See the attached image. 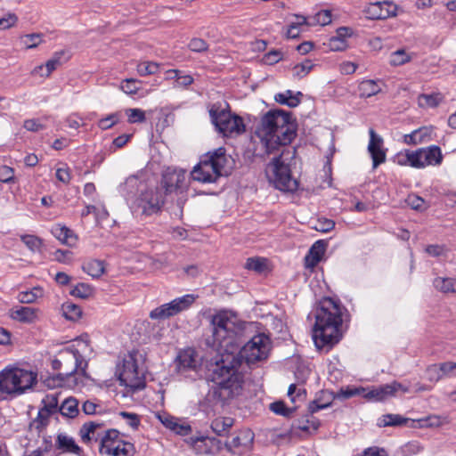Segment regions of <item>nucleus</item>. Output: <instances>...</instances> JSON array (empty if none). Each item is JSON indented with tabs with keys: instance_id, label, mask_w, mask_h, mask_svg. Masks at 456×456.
I'll list each match as a JSON object with an SVG mask.
<instances>
[{
	"instance_id": "1",
	"label": "nucleus",
	"mask_w": 456,
	"mask_h": 456,
	"mask_svg": "<svg viewBox=\"0 0 456 456\" xmlns=\"http://www.w3.org/2000/svg\"><path fill=\"white\" fill-rule=\"evenodd\" d=\"M270 339L265 334L255 335L237 353L226 350L221 352L212 365L211 379L214 385L209 388L202 406L213 408L224 406L238 397L243 390V375L239 368L245 362L253 364L265 360L270 352Z\"/></svg>"
},
{
	"instance_id": "2",
	"label": "nucleus",
	"mask_w": 456,
	"mask_h": 456,
	"mask_svg": "<svg viewBox=\"0 0 456 456\" xmlns=\"http://www.w3.org/2000/svg\"><path fill=\"white\" fill-rule=\"evenodd\" d=\"M297 124L292 112L275 109L265 113L256 127L266 154H272L281 146L289 145L296 138Z\"/></svg>"
},
{
	"instance_id": "3",
	"label": "nucleus",
	"mask_w": 456,
	"mask_h": 456,
	"mask_svg": "<svg viewBox=\"0 0 456 456\" xmlns=\"http://www.w3.org/2000/svg\"><path fill=\"white\" fill-rule=\"evenodd\" d=\"M342 308L330 297H324L315 311L313 339L318 349L330 351L342 338Z\"/></svg>"
},
{
	"instance_id": "4",
	"label": "nucleus",
	"mask_w": 456,
	"mask_h": 456,
	"mask_svg": "<svg viewBox=\"0 0 456 456\" xmlns=\"http://www.w3.org/2000/svg\"><path fill=\"white\" fill-rule=\"evenodd\" d=\"M88 362L83 354L74 346L61 349L57 356L52 361V368L54 370H61L55 376L46 380L48 387H65L77 385L75 377L79 374L84 378H88L86 369Z\"/></svg>"
},
{
	"instance_id": "5",
	"label": "nucleus",
	"mask_w": 456,
	"mask_h": 456,
	"mask_svg": "<svg viewBox=\"0 0 456 456\" xmlns=\"http://www.w3.org/2000/svg\"><path fill=\"white\" fill-rule=\"evenodd\" d=\"M191 440L194 449L199 453L215 454L225 447L232 454L241 456L251 451L254 434L250 430H241L232 440L226 439L224 442L209 436H200Z\"/></svg>"
},
{
	"instance_id": "6",
	"label": "nucleus",
	"mask_w": 456,
	"mask_h": 456,
	"mask_svg": "<svg viewBox=\"0 0 456 456\" xmlns=\"http://www.w3.org/2000/svg\"><path fill=\"white\" fill-rule=\"evenodd\" d=\"M227 162L226 151L220 147L204 155L191 172L192 180L202 183H216L222 175Z\"/></svg>"
},
{
	"instance_id": "7",
	"label": "nucleus",
	"mask_w": 456,
	"mask_h": 456,
	"mask_svg": "<svg viewBox=\"0 0 456 456\" xmlns=\"http://www.w3.org/2000/svg\"><path fill=\"white\" fill-rule=\"evenodd\" d=\"M37 373L20 368L4 369L0 372V394L21 395L37 383Z\"/></svg>"
},
{
	"instance_id": "8",
	"label": "nucleus",
	"mask_w": 456,
	"mask_h": 456,
	"mask_svg": "<svg viewBox=\"0 0 456 456\" xmlns=\"http://www.w3.org/2000/svg\"><path fill=\"white\" fill-rule=\"evenodd\" d=\"M213 346L219 350L233 349L236 332L235 323L226 311H221L211 319Z\"/></svg>"
},
{
	"instance_id": "9",
	"label": "nucleus",
	"mask_w": 456,
	"mask_h": 456,
	"mask_svg": "<svg viewBox=\"0 0 456 456\" xmlns=\"http://www.w3.org/2000/svg\"><path fill=\"white\" fill-rule=\"evenodd\" d=\"M208 112L212 124L218 133L224 136H229L233 133L240 134L245 131L242 118L232 114L228 104H226V108H222L221 103H214L210 106Z\"/></svg>"
},
{
	"instance_id": "10",
	"label": "nucleus",
	"mask_w": 456,
	"mask_h": 456,
	"mask_svg": "<svg viewBox=\"0 0 456 456\" xmlns=\"http://www.w3.org/2000/svg\"><path fill=\"white\" fill-rule=\"evenodd\" d=\"M283 152L273 157L268 164L266 174L273 182L275 188L282 191L294 192L298 189V181L292 177L289 165L285 163Z\"/></svg>"
},
{
	"instance_id": "11",
	"label": "nucleus",
	"mask_w": 456,
	"mask_h": 456,
	"mask_svg": "<svg viewBox=\"0 0 456 456\" xmlns=\"http://www.w3.org/2000/svg\"><path fill=\"white\" fill-rule=\"evenodd\" d=\"M164 203L165 197L159 187L150 188L141 190L139 196L132 200L130 208L134 214L148 216L158 213Z\"/></svg>"
},
{
	"instance_id": "12",
	"label": "nucleus",
	"mask_w": 456,
	"mask_h": 456,
	"mask_svg": "<svg viewBox=\"0 0 456 456\" xmlns=\"http://www.w3.org/2000/svg\"><path fill=\"white\" fill-rule=\"evenodd\" d=\"M115 374L120 386L129 387L132 391L143 389L146 386L144 376L139 372L137 361L132 354L124 358L122 364L117 366Z\"/></svg>"
},
{
	"instance_id": "13",
	"label": "nucleus",
	"mask_w": 456,
	"mask_h": 456,
	"mask_svg": "<svg viewBox=\"0 0 456 456\" xmlns=\"http://www.w3.org/2000/svg\"><path fill=\"white\" fill-rule=\"evenodd\" d=\"M409 166L414 168H424L427 166H437L443 161L440 147L432 145L415 151L408 150Z\"/></svg>"
},
{
	"instance_id": "14",
	"label": "nucleus",
	"mask_w": 456,
	"mask_h": 456,
	"mask_svg": "<svg viewBox=\"0 0 456 456\" xmlns=\"http://www.w3.org/2000/svg\"><path fill=\"white\" fill-rule=\"evenodd\" d=\"M187 187L186 171L183 169L167 167L162 174L159 189L162 191L164 197H166L174 192H183Z\"/></svg>"
},
{
	"instance_id": "15",
	"label": "nucleus",
	"mask_w": 456,
	"mask_h": 456,
	"mask_svg": "<svg viewBox=\"0 0 456 456\" xmlns=\"http://www.w3.org/2000/svg\"><path fill=\"white\" fill-rule=\"evenodd\" d=\"M175 364L177 372L181 374L191 370L198 371L201 366L197 352L191 347L181 350L175 360Z\"/></svg>"
},
{
	"instance_id": "16",
	"label": "nucleus",
	"mask_w": 456,
	"mask_h": 456,
	"mask_svg": "<svg viewBox=\"0 0 456 456\" xmlns=\"http://www.w3.org/2000/svg\"><path fill=\"white\" fill-rule=\"evenodd\" d=\"M403 389V392H407V388H403V385L399 382H393L391 384H385L379 387H372L371 389H366L363 393V398L372 402H383L390 397L395 395V393Z\"/></svg>"
},
{
	"instance_id": "17",
	"label": "nucleus",
	"mask_w": 456,
	"mask_h": 456,
	"mask_svg": "<svg viewBox=\"0 0 456 456\" xmlns=\"http://www.w3.org/2000/svg\"><path fill=\"white\" fill-rule=\"evenodd\" d=\"M397 6L389 1L370 3L363 9L365 17L369 20H385L396 15Z\"/></svg>"
},
{
	"instance_id": "18",
	"label": "nucleus",
	"mask_w": 456,
	"mask_h": 456,
	"mask_svg": "<svg viewBox=\"0 0 456 456\" xmlns=\"http://www.w3.org/2000/svg\"><path fill=\"white\" fill-rule=\"evenodd\" d=\"M370 142L368 151L372 159V167L377 168L380 164L386 161V150L383 149V139L376 134L374 129L369 131Z\"/></svg>"
},
{
	"instance_id": "19",
	"label": "nucleus",
	"mask_w": 456,
	"mask_h": 456,
	"mask_svg": "<svg viewBox=\"0 0 456 456\" xmlns=\"http://www.w3.org/2000/svg\"><path fill=\"white\" fill-rule=\"evenodd\" d=\"M55 449L59 453H69L77 456L83 455V449L78 446L74 438L67 436L66 434H58L55 440Z\"/></svg>"
},
{
	"instance_id": "20",
	"label": "nucleus",
	"mask_w": 456,
	"mask_h": 456,
	"mask_svg": "<svg viewBox=\"0 0 456 456\" xmlns=\"http://www.w3.org/2000/svg\"><path fill=\"white\" fill-rule=\"evenodd\" d=\"M327 242L323 240L315 241L310 248L305 256V265L307 267H315L322 260L326 251Z\"/></svg>"
},
{
	"instance_id": "21",
	"label": "nucleus",
	"mask_w": 456,
	"mask_h": 456,
	"mask_svg": "<svg viewBox=\"0 0 456 456\" xmlns=\"http://www.w3.org/2000/svg\"><path fill=\"white\" fill-rule=\"evenodd\" d=\"M432 128L428 126L419 127L411 134L403 135V142L408 145H418L428 142L431 140Z\"/></svg>"
},
{
	"instance_id": "22",
	"label": "nucleus",
	"mask_w": 456,
	"mask_h": 456,
	"mask_svg": "<svg viewBox=\"0 0 456 456\" xmlns=\"http://www.w3.org/2000/svg\"><path fill=\"white\" fill-rule=\"evenodd\" d=\"M11 317L23 323H33L37 319V309L29 306H20L11 312Z\"/></svg>"
},
{
	"instance_id": "23",
	"label": "nucleus",
	"mask_w": 456,
	"mask_h": 456,
	"mask_svg": "<svg viewBox=\"0 0 456 456\" xmlns=\"http://www.w3.org/2000/svg\"><path fill=\"white\" fill-rule=\"evenodd\" d=\"M195 302V296L192 294H187L180 297H176L167 305H169L173 316L189 309Z\"/></svg>"
},
{
	"instance_id": "24",
	"label": "nucleus",
	"mask_w": 456,
	"mask_h": 456,
	"mask_svg": "<svg viewBox=\"0 0 456 456\" xmlns=\"http://www.w3.org/2000/svg\"><path fill=\"white\" fill-rule=\"evenodd\" d=\"M234 425V419L231 417H218L211 422V429L218 436H228Z\"/></svg>"
},
{
	"instance_id": "25",
	"label": "nucleus",
	"mask_w": 456,
	"mask_h": 456,
	"mask_svg": "<svg viewBox=\"0 0 456 456\" xmlns=\"http://www.w3.org/2000/svg\"><path fill=\"white\" fill-rule=\"evenodd\" d=\"M52 233L54 237L59 240L62 244H66L69 247L75 245L77 241V236L69 228L64 225H56L52 229Z\"/></svg>"
},
{
	"instance_id": "26",
	"label": "nucleus",
	"mask_w": 456,
	"mask_h": 456,
	"mask_svg": "<svg viewBox=\"0 0 456 456\" xmlns=\"http://www.w3.org/2000/svg\"><path fill=\"white\" fill-rule=\"evenodd\" d=\"M418 426L413 428H440L443 425L449 424L451 419L447 415H428L426 418L416 420Z\"/></svg>"
},
{
	"instance_id": "27",
	"label": "nucleus",
	"mask_w": 456,
	"mask_h": 456,
	"mask_svg": "<svg viewBox=\"0 0 456 456\" xmlns=\"http://www.w3.org/2000/svg\"><path fill=\"white\" fill-rule=\"evenodd\" d=\"M119 432L117 429H109L101 440L99 452L101 454H110V449L118 444Z\"/></svg>"
},
{
	"instance_id": "28",
	"label": "nucleus",
	"mask_w": 456,
	"mask_h": 456,
	"mask_svg": "<svg viewBox=\"0 0 456 456\" xmlns=\"http://www.w3.org/2000/svg\"><path fill=\"white\" fill-rule=\"evenodd\" d=\"M143 184L140 182L137 176L131 175L126 178L125 183L120 184L119 191L127 200H130L135 192L139 190V188Z\"/></svg>"
},
{
	"instance_id": "29",
	"label": "nucleus",
	"mask_w": 456,
	"mask_h": 456,
	"mask_svg": "<svg viewBox=\"0 0 456 456\" xmlns=\"http://www.w3.org/2000/svg\"><path fill=\"white\" fill-rule=\"evenodd\" d=\"M409 421H411L412 423L415 422V420H411L408 418L403 417L399 414H384L382 415L379 420H378V426L379 427H401L407 425Z\"/></svg>"
},
{
	"instance_id": "30",
	"label": "nucleus",
	"mask_w": 456,
	"mask_h": 456,
	"mask_svg": "<svg viewBox=\"0 0 456 456\" xmlns=\"http://www.w3.org/2000/svg\"><path fill=\"white\" fill-rule=\"evenodd\" d=\"M59 412L66 418L73 419L79 413L78 401L75 397L66 398L59 406Z\"/></svg>"
},
{
	"instance_id": "31",
	"label": "nucleus",
	"mask_w": 456,
	"mask_h": 456,
	"mask_svg": "<svg viewBox=\"0 0 456 456\" xmlns=\"http://www.w3.org/2000/svg\"><path fill=\"white\" fill-rule=\"evenodd\" d=\"M359 95L362 98H369L378 94L381 87L377 81L372 79L363 80L358 86Z\"/></svg>"
},
{
	"instance_id": "32",
	"label": "nucleus",
	"mask_w": 456,
	"mask_h": 456,
	"mask_svg": "<svg viewBox=\"0 0 456 456\" xmlns=\"http://www.w3.org/2000/svg\"><path fill=\"white\" fill-rule=\"evenodd\" d=\"M82 269L85 273L92 276L93 278L101 277L105 269L103 261L97 259H91L83 264Z\"/></svg>"
},
{
	"instance_id": "33",
	"label": "nucleus",
	"mask_w": 456,
	"mask_h": 456,
	"mask_svg": "<svg viewBox=\"0 0 456 456\" xmlns=\"http://www.w3.org/2000/svg\"><path fill=\"white\" fill-rule=\"evenodd\" d=\"M434 287L443 293H456V279L437 277L433 281Z\"/></svg>"
},
{
	"instance_id": "34",
	"label": "nucleus",
	"mask_w": 456,
	"mask_h": 456,
	"mask_svg": "<svg viewBox=\"0 0 456 456\" xmlns=\"http://www.w3.org/2000/svg\"><path fill=\"white\" fill-rule=\"evenodd\" d=\"M134 445L123 440L118 441V444L110 449L109 455L112 456H134Z\"/></svg>"
},
{
	"instance_id": "35",
	"label": "nucleus",
	"mask_w": 456,
	"mask_h": 456,
	"mask_svg": "<svg viewBox=\"0 0 456 456\" xmlns=\"http://www.w3.org/2000/svg\"><path fill=\"white\" fill-rule=\"evenodd\" d=\"M303 94L301 92H297L295 96H287L283 94H277L274 96V99L280 104L287 105L289 108H295L301 102V97Z\"/></svg>"
},
{
	"instance_id": "36",
	"label": "nucleus",
	"mask_w": 456,
	"mask_h": 456,
	"mask_svg": "<svg viewBox=\"0 0 456 456\" xmlns=\"http://www.w3.org/2000/svg\"><path fill=\"white\" fill-rule=\"evenodd\" d=\"M63 315L70 321H77L82 315L81 307L73 303H66L62 305Z\"/></svg>"
},
{
	"instance_id": "37",
	"label": "nucleus",
	"mask_w": 456,
	"mask_h": 456,
	"mask_svg": "<svg viewBox=\"0 0 456 456\" xmlns=\"http://www.w3.org/2000/svg\"><path fill=\"white\" fill-rule=\"evenodd\" d=\"M322 395L323 397L328 395V400L324 401L323 403H320V398H316L315 400L310 402L308 405V413L314 414L320 410L327 409L331 405L330 398L332 394L327 391H322Z\"/></svg>"
},
{
	"instance_id": "38",
	"label": "nucleus",
	"mask_w": 456,
	"mask_h": 456,
	"mask_svg": "<svg viewBox=\"0 0 456 456\" xmlns=\"http://www.w3.org/2000/svg\"><path fill=\"white\" fill-rule=\"evenodd\" d=\"M58 394H49L47 395L42 401V403L44 404L43 408L45 411L50 413L51 415L59 411V400H58Z\"/></svg>"
},
{
	"instance_id": "39",
	"label": "nucleus",
	"mask_w": 456,
	"mask_h": 456,
	"mask_svg": "<svg viewBox=\"0 0 456 456\" xmlns=\"http://www.w3.org/2000/svg\"><path fill=\"white\" fill-rule=\"evenodd\" d=\"M20 240L33 252L39 251L43 244L39 237L32 234L21 235Z\"/></svg>"
},
{
	"instance_id": "40",
	"label": "nucleus",
	"mask_w": 456,
	"mask_h": 456,
	"mask_svg": "<svg viewBox=\"0 0 456 456\" xmlns=\"http://www.w3.org/2000/svg\"><path fill=\"white\" fill-rule=\"evenodd\" d=\"M411 57L403 49H399L390 55L389 62L392 66H401L411 61Z\"/></svg>"
},
{
	"instance_id": "41",
	"label": "nucleus",
	"mask_w": 456,
	"mask_h": 456,
	"mask_svg": "<svg viewBox=\"0 0 456 456\" xmlns=\"http://www.w3.org/2000/svg\"><path fill=\"white\" fill-rule=\"evenodd\" d=\"M170 317H173V314L171 313L169 305H167V304H163L154 308L150 313V318L152 320H166Z\"/></svg>"
},
{
	"instance_id": "42",
	"label": "nucleus",
	"mask_w": 456,
	"mask_h": 456,
	"mask_svg": "<svg viewBox=\"0 0 456 456\" xmlns=\"http://www.w3.org/2000/svg\"><path fill=\"white\" fill-rule=\"evenodd\" d=\"M101 426L102 424L94 421H89L83 424L79 430V435L81 436V440L83 441V443L90 442V434L94 433Z\"/></svg>"
},
{
	"instance_id": "43",
	"label": "nucleus",
	"mask_w": 456,
	"mask_h": 456,
	"mask_svg": "<svg viewBox=\"0 0 456 456\" xmlns=\"http://www.w3.org/2000/svg\"><path fill=\"white\" fill-rule=\"evenodd\" d=\"M314 68V64L310 60H305L304 62L300 64H297L293 67V77L295 78H303L305 77Z\"/></svg>"
},
{
	"instance_id": "44",
	"label": "nucleus",
	"mask_w": 456,
	"mask_h": 456,
	"mask_svg": "<svg viewBox=\"0 0 456 456\" xmlns=\"http://www.w3.org/2000/svg\"><path fill=\"white\" fill-rule=\"evenodd\" d=\"M270 410L277 415L289 418L294 413L296 408H289L284 402L277 401L270 404Z\"/></svg>"
},
{
	"instance_id": "45",
	"label": "nucleus",
	"mask_w": 456,
	"mask_h": 456,
	"mask_svg": "<svg viewBox=\"0 0 456 456\" xmlns=\"http://www.w3.org/2000/svg\"><path fill=\"white\" fill-rule=\"evenodd\" d=\"M159 65L153 61H142L137 65V72L140 76H149L159 71Z\"/></svg>"
},
{
	"instance_id": "46",
	"label": "nucleus",
	"mask_w": 456,
	"mask_h": 456,
	"mask_svg": "<svg viewBox=\"0 0 456 456\" xmlns=\"http://www.w3.org/2000/svg\"><path fill=\"white\" fill-rule=\"evenodd\" d=\"M364 392H365L364 387H347L345 389L341 388L339 390V392L332 397L338 398V399H349L355 395H362L363 397Z\"/></svg>"
},
{
	"instance_id": "47",
	"label": "nucleus",
	"mask_w": 456,
	"mask_h": 456,
	"mask_svg": "<svg viewBox=\"0 0 456 456\" xmlns=\"http://www.w3.org/2000/svg\"><path fill=\"white\" fill-rule=\"evenodd\" d=\"M93 293V289L90 285L86 283H78L77 286H75L71 291L70 295L79 298H87L89 297Z\"/></svg>"
},
{
	"instance_id": "48",
	"label": "nucleus",
	"mask_w": 456,
	"mask_h": 456,
	"mask_svg": "<svg viewBox=\"0 0 456 456\" xmlns=\"http://www.w3.org/2000/svg\"><path fill=\"white\" fill-rule=\"evenodd\" d=\"M320 427V421L313 414H306L302 420H299L298 428L303 431H308L310 428L317 430Z\"/></svg>"
},
{
	"instance_id": "49",
	"label": "nucleus",
	"mask_w": 456,
	"mask_h": 456,
	"mask_svg": "<svg viewBox=\"0 0 456 456\" xmlns=\"http://www.w3.org/2000/svg\"><path fill=\"white\" fill-rule=\"evenodd\" d=\"M245 267L248 270H252L258 273H261L265 271V269L266 267L265 259L259 258V257L248 258Z\"/></svg>"
},
{
	"instance_id": "50",
	"label": "nucleus",
	"mask_w": 456,
	"mask_h": 456,
	"mask_svg": "<svg viewBox=\"0 0 456 456\" xmlns=\"http://www.w3.org/2000/svg\"><path fill=\"white\" fill-rule=\"evenodd\" d=\"M63 53H64L62 51L55 53L54 55L53 56V58L48 60L45 63V69H46L45 74H40V75L45 76V77L50 76V74L61 64V56L63 55Z\"/></svg>"
},
{
	"instance_id": "51",
	"label": "nucleus",
	"mask_w": 456,
	"mask_h": 456,
	"mask_svg": "<svg viewBox=\"0 0 456 456\" xmlns=\"http://www.w3.org/2000/svg\"><path fill=\"white\" fill-rule=\"evenodd\" d=\"M141 82L135 78H126L121 82V90L127 94H136L140 87Z\"/></svg>"
},
{
	"instance_id": "52",
	"label": "nucleus",
	"mask_w": 456,
	"mask_h": 456,
	"mask_svg": "<svg viewBox=\"0 0 456 456\" xmlns=\"http://www.w3.org/2000/svg\"><path fill=\"white\" fill-rule=\"evenodd\" d=\"M51 416L50 413L45 411L44 409H40L38 411L37 418L32 421L30 426H35V428L40 431L44 428H45L48 424V419Z\"/></svg>"
},
{
	"instance_id": "53",
	"label": "nucleus",
	"mask_w": 456,
	"mask_h": 456,
	"mask_svg": "<svg viewBox=\"0 0 456 456\" xmlns=\"http://www.w3.org/2000/svg\"><path fill=\"white\" fill-rule=\"evenodd\" d=\"M428 379L431 382H438L444 379L443 372L440 370V363L431 364L426 370Z\"/></svg>"
},
{
	"instance_id": "54",
	"label": "nucleus",
	"mask_w": 456,
	"mask_h": 456,
	"mask_svg": "<svg viewBox=\"0 0 456 456\" xmlns=\"http://www.w3.org/2000/svg\"><path fill=\"white\" fill-rule=\"evenodd\" d=\"M282 58L283 53L281 50H271L263 56L262 61L266 65H274Z\"/></svg>"
},
{
	"instance_id": "55",
	"label": "nucleus",
	"mask_w": 456,
	"mask_h": 456,
	"mask_svg": "<svg viewBox=\"0 0 456 456\" xmlns=\"http://www.w3.org/2000/svg\"><path fill=\"white\" fill-rule=\"evenodd\" d=\"M126 114L131 124L142 123L146 120L145 112L140 109H128Z\"/></svg>"
},
{
	"instance_id": "56",
	"label": "nucleus",
	"mask_w": 456,
	"mask_h": 456,
	"mask_svg": "<svg viewBox=\"0 0 456 456\" xmlns=\"http://www.w3.org/2000/svg\"><path fill=\"white\" fill-rule=\"evenodd\" d=\"M297 22H293L289 25V29L287 31V37L289 38H296L299 36L298 27L301 25L306 24V19L304 16H296Z\"/></svg>"
},
{
	"instance_id": "57",
	"label": "nucleus",
	"mask_w": 456,
	"mask_h": 456,
	"mask_svg": "<svg viewBox=\"0 0 456 456\" xmlns=\"http://www.w3.org/2000/svg\"><path fill=\"white\" fill-rule=\"evenodd\" d=\"M119 121V115L118 113H112L107 116L106 118H101L98 122V126L102 130H107L111 128L114 125H116Z\"/></svg>"
},
{
	"instance_id": "58",
	"label": "nucleus",
	"mask_w": 456,
	"mask_h": 456,
	"mask_svg": "<svg viewBox=\"0 0 456 456\" xmlns=\"http://www.w3.org/2000/svg\"><path fill=\"white\" fill-rule=\"evenodd\" d=\"M188 47L192 52L203 53L208 49V45L204 39L194 37L189 42Z\"/></svg>"
},
{
	"instance_id": "59",
	"label": "nucleus",
	"mask_w": 456,
	"mask_h": 456,
	"mask_svg": "<svg viewBox=\"0 0 456 456\" xmlns=\"http://www.w3.org/2000/svg\"><path fill=\"white\" fill-rule=\"evenodd\" d=\"M420 99L425 101L427 106L435 108L442 102L443 96L440 94H421Z\"/></svg>"
},
{
	"instance_id": "60",
	"label": "nucleus",
	"mask_w": 456,
	"mask_h": 456,
	"mask_svg": "<svg viewBox=\"0 0 456 456\" xmlns=\"http://www.w3.org/2000/svg\"><path fill=\"white\" fill-rule=\"evenodd\" d=\"M440 370L443 372L444 378H450L456 376V362H444L440 363Z\"/></svg>"
},
{
	"instance_id": "61",
	"label": "nucleus",
	"mask_w": 456,
	"mask_h": 456,
	"mask_svg": "<svg viewBox=\"0 0 456 456\" xmlns=\"http://www.w3.org/2000/svg\"><path fill=\"white\" fill-rule=\"evenodd\" d=\"M328 46L331 51H344L347 47V43L346 40L332 37L329 40Z\"/></svg>"
},
{
	"instance_id": "62",
	"label": "nucleus",
	"mask_w": 456,
	"mask_h": 456,
	"mask_svg": "<svg viewBox=\"0 0 456 456\" xmlns=\"http://www.w3.org/2000/svg\"><path fill=\"white\" fill-rule=\"evenodd\" d=\"M55 175L58 181L65 184L69 183L71 180L70 170L68 167L57 168Z\"/></svg>"
},
{
	"instance_id": "63",
	"label": "nucleus",
	"mask_w": 456,
	"mask_h": 456,
	"mask_svg": "<svg viewBox=\"0 0 456 456\" xmlns=\"http://www.w3.org/2000/svg\"><path fill=\"white\" fill-rule=\"evenodd\" d=\"M14 178V170L7 166H3L0 167V182L2 183H10L13 181Z\"/></svg>"
},
{
	"instance_id": "64",
	"label": "nucleus",
	"mask_w": 456,
	"mask_h": 456,
	"mask_svg": "<svg viewBox=\"0 0 456 456\" xmlns=\"http://www.w3.org/2000/svg\"><path fill=\"white\" fill-rule=\"evenodd\" d=\"M407 202L412 209L423 210L425 208L424 200L417 195H410L408 197Z\"/></svg>"
}]
</instances>
